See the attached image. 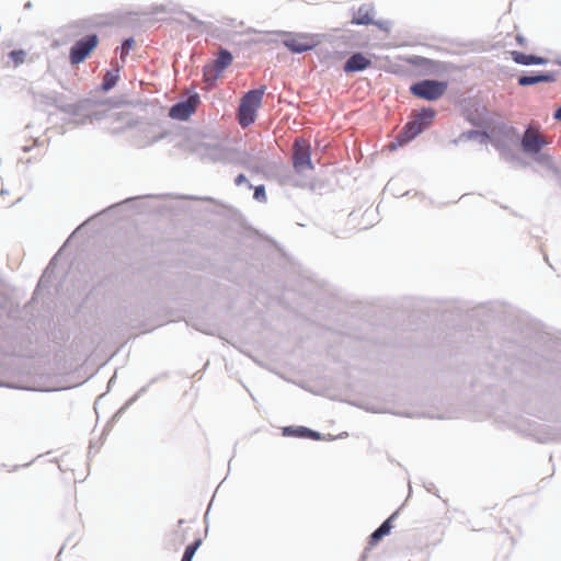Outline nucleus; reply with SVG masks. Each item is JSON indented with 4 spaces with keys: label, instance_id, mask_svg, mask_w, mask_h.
<instances>
[{
    "label": "nucleus",
    "instance_id": "f257e3e1",
    "mask_svg": "<svg viewBox=\"0 0 561 561\" xmlns=\"http://www.w3.org/2000/svg\"><path fill=\"white\" fill-rule=\"evenodd\" d=\"M526 347L505 337H491L483 347L482 357L489 374L502 378L519 368Z\"/></svg>",
    "mask_w": 561,
    "mask_h": 561
},
{
    "label": "nucleus",
    "instance_id": "f03ea898",
    "mask_svg": "<svg viewBox=\"0 0 561 561\" xmlns=\"http://www.w3.org/2000/svg\"><path fill=\"white\" fill-rule=\"evenodd\" d=\"M488 144L500 153V157L508 162L516 163L523 168H527L529 163L520 158L512 148L510 142L516 145L519 138V131L516 127L506 124L505 122H495L493 129L488 130Z\"/></svg>",
    "mask_w": 561,
    "mask_h": 561
},
{
    "label": "nucleus",
    "instance_id": "7ed1b4c3",
    "mask_svg": "<svg viewBox=\"0 0 561 561\" xmlns=\"http://www.w3.org/2000/svg\"><path fill=\"white\" fill-rule=\"evenodd\" d=\"M516 145L526 157L533 159L538 165L543 167L561 180V168L554 162L550 153L543 151V148L548 146V141L533 134L529 126L526 127L523 135H519Z\"/></svg>",
    "mask_w": 561,
    "mask_h": 561
},
{
    "label": "nucleus",
    "instance_id": "20e7f679",
    "mask_svg": "<svg viewBox=\"0 0 561 561\" xmlns=\"http://www.w3.org/2000/svg\"><path fill=\"white\" fill-rule=\"evenodd\" d=\"M265 90V85H260L259 88L247 91L240 99L238 123L242 127H249L256 121L257 110L262 104Z\"/></svg>",
    "mask_w": 561,
    "mask_h": 561
},
{
    "label": "nucleus",
    "instance_id": "39448f33",
    "mask_svg": "<svg viewBox=\"0 0 561 561\" xmlns=\"http://www.w3.org/2000/svg\"><path fill=\"white\" fill-rule=\"evenodd\" d=\"M435 117L436 111L433 107H421L416 113L411 114L403 125V137L408 140H414L432 126Z\"/></svg>",
    "mask_w": 561,
    "mask_h": 561
},
{
    "label": "nucleus",
    "instance_id": "423d86ee",
    "mask_svg": "<svg viewBox=\"0 0 561 561\" xmlns=\"http://www.w3.org/2000/svg\"><path fill=\"white\" fill-rule=\"evenodd\" d=\"M447 89L446 80L422 79L411 83L409 91L417 99L435 102L446 93Z\"/></svg>",
    "mask_w": 561,
    "mask_h": 561
},
{
    "label": "nucleus",
    "instance_id": "0eeeda50",
    "mask_svg": "<svg viewBox=\"0 0 561 561\" xmlns=\"http://www.w3.org/2000/svg\"><path fill=\"white\" fill-rule=\"evenodd\" d=\"M123 104L122 98L110 96V98H98L89 96L77 101L76 103L60 106L62 113H67L71 116H79L83 111H91L95 107L108 106L110 108H118Z\"/></svg>",
    "mask_w": 561,
    "mask_h": 561
},
{
    "label": "nucleus",
    "instance_id": "6e6552de",
    "mask_svg": "<svg viewBox=\"0 0 561 561\" xmlns=\"http://www.w3.org/2000/svg\"><path fill=\"white\" fill-rule=\"evenodd\" d=\"M99 35L89 33L77 39L69 49V61L72 66L84 62L99 45Z\"/></svg>",
    "mask_w": 561,
    "mask_h": 561
},
{
    "label": "nucleus",
    "instance_id": "1a4fd4ad",
    "mask_svg": "<svg viewBox=\"0 0 561 561\" xmlns=\"http://www.w3.org/2000/svg\"><path fill=\"white\" fill-rule=\"evenodd\" d=\"M276 34L286 37L283 44L291 54L300 55L313 50L320 43L316 39L314 35L308 33L293 34L286 31H278Z\"/></svg>",
    "mask_w": 561,
    "mask_h": 561
},
{
    "label": "nucleus",
    "instance_id": "9d476101",
    "mask_svg": "<svg viewBox=\"0 0 561 561\" xmlns=\"http://www.w3.org/2000/svg\"><path fill=\"white\" fill-rule=\"evenodd\" d=\"M162 195H154V194H146V195H138V196H131L127 197L118 203H115L105 209L101 210L100 213L89 217L84 222H82L80 226L76 228V230L71 233V236L68 238V240L65 242L64 247L69 242V240L75 236L76 232H78L82 227L88 225L90 221L95 219L96 217H101L104 215H114L116 211L123 209V208H133L140 210L141 207L139 205H136L137 202L145 199V198H163Z\"/></svg>",
    "mask_w": 561,
    "mask_h": 561
},
{
    "label": "nucleus",
    "instance_id": "9b49d317",
    "mask_svg": "<svg viewBox=\"0 0 561 561\" xmlns=\"http://www.w3.org/2000/svg\"><path fill=\"white\" fill-rule=\"evenodd\" d=\"M461 113L465 119L474 127H484L489 119V111L477 99H465L461 102Z\"/></svg>",
    "mask_w": 561,
    "mask_h": 561
},
{
    "label": "nucleus",
    "instance_id": "f8f14e48",
    "mask_svg": "<svg viewBox=\"0 0 561 561\" xmlns=\"http://www.w3.org/2000/svg\"><path fill=\"white\" fill-rule=\"evenodd\" d=\"M311 157V146L304 139H296L295 150L291 159L294 171L298 174H301L305 170H313L314 165Z\"/></svg>",
    "mask_w": 561,
    "mask_h": 561
},
{
    "label": "nucleus",
    "instance_id": "ddd939ff",
    "mask_svg": "<svg viewBox=\"0 0 561 561\" xmlns=\"http://www.w3.org/2000/svg\"><path fill=\"white\" fill-rule=\"evenodd\" d=\"M203 149L204 157L211 162L232 164V161H234L233 157L236 156V149L224 144H204Z\"/></svg>",
    "mask_w": 561,
    "mask_h": 561
},
{
    "label": "nucleus",
    "instance_id": "4468645a",
    "mask_svg": "<svg viewBox=\"0 0 561 561\" xmlns=\"http://www.w3.org/2000/svg\"><path fill=\"white\" fill-rule=\"evenodd\" d=\"M559 71L530 70L522 71L517 77V83L520 87H530L538 83L556 82Z\"/></svg>",
    "mask_w": 561,
    "mask_h": 561
},
{
    "label": "nucleus",
    "instance_id": "2eb2a0df",
    "mask_svg": "<svg viewBox=\"0 0 561 561\" xmlns=\"http://www.w3.org/2000/svg\"><path fill=\"white\" fill-rule=\"evenodd\" d=\"M232 61V53L229 49L221 47L218 50V55L215 61L213 64H207L206 66H204V73L205 76H207V72L209 70H213L214 76L208 80L216 82L221 77V75L229 68Z\"/></svg>",
    "mask_w": 561,
    "mask_h": 561
},
{
    "label": "nucleus",
    "instance_id": "dca6fc26",
    "mask_svg": "<svg viewBox=\"0 0 561 561\" xmlns=\"http://www.w3.org/2000/svg\"><path fill=\"white\" fill-rule=\"evenodd\" d=\"M168 377V374L167 373H162L156 377H153L152 379H150V381L148 382V385L146 386H142L131 398H129L114 414L113 416L111 417L110 422L106 424L105 426V430H104V433L105 434L106 432H108L112 427V425L114 423H116L122 416L123 414L127 411V409L133 405L144 393H146L149 389V387L156 382H158L159 380H161L162 378H167Z\"/></svg>",
    "mask_w": 561,
    "mask_h": 561
},
{
    "label": "nucleus",
    "instance_id": "f3484780",
    "mask_svg": "<svg viewBox=\"0 0 561 561\" xmlns=\"http://www.w3.org/2000/svg\"><path fill=\"white\" fill-rule=\"evenodd\" d=\"M400 514V508L391 513L368 537V546L365 549L377 546L386 536L391 534L393 529V523Z\"/></svg>",
    "mask_w": 561,
    "mask_h": 561
},
{
    "label": "nucleus",
    "instance_id": "a211bd4d",
    "mask_svg": "<svg viewBox=\"0 0 561 561\" xmlns=\"http://www.w3.org/2000/svg\"><path fill=\"white\" fill-rule=\"evenodd\" d=\"M405 60L409 65L419 68L424 75H434L445 70V62L427 57L411 55Z\"/></svg>",
    "mask_w": 561,
    "mask_h": 561
},
{
    "label": "nucleus",
    "instance_id": "6ab92c4d",
    "mask_svg": "<svg viewBox=\"0 0 561 561\" xmlns=\"http://www.w3.org/2000/svg\"><path fill=\"white\" fill-rule=\"evenodd\" d=\"M373 60L363 51H353L347 60L343 64V71L346 75L363 72L371 67Z\"/></svg>",
    "mask_w": 561,
    "mask_h": 561
},
{
    "label": "nucleus",
    "instance_id": "aec40b11",
    "mask_svg": "<svg viewBox=\"0 0 561 561\" xmlns=\"http://www.w3.org/2000/svg\"><path fill=\"white\" fill-rule=\"evenodd\" d=\"M510 55L512 60L520 66H546L550 62V59L547 57L522 50H512Z\"/></svg>",
    "mask_w": 561,
    "mask_h": 561
},
{
    "label": "nucleus",
    "instance_id": "412c9836",
    "mask_svg": "<svg viewBox=\"0 0 561 561\" xmlns=\"http://www.w3.org/2000/svg\"><path fill=\"white\" fill-rule=\"evenodd\" d=\"M194 113V107L188 100L175 102L169 110V117L180 122H186Z\"/></svg>",
    "mask_w": 561,
    "mask_h": 561
},
{
    "label": "nucleus",
    "instance_id": "4be33fe9",
    "mask_svg": "<svg viewBox=\"0 0 561 561\" xmlns=\"http://www.w3.org/2000/svg\"><path fill=\"white\" fill-rule=\"evenodd\" d=\"M375 8L373 3H363L354 11L352 23L355 25L368 26L374 23Z\"/></svg>",
    "mask_w": 561,
    "mask_h": 561
},
{
    "label": "nucleus",
    "instance_id": "5701e85b",
    "mask_svg": "<svg viewBox=\"0 0 561 561\" xmlns=\"http://www.w3.org/2000/svg\"><path fill=\"white\" fill-rule=\"evenodd\" d=\"M108 108L104 110L100 107H95L91 111H83V113H81L79 116H72L75 118L72 123L76 126H80L87 122L103 121L108 117Z\"/></svg>",
    "mask_w": 561,
    "mask_h": 561
},
{
    "label": "nucleus",
    "instance_id": "b1692460",
    "mask_svg": "<svg viewBox=\"0 0 561 561\" xmlns=\"http://www.w3.org/2000/svg\"><path fill=\"white\" fill-rule=\"evenodd\" d=\"M121 79V68L113 67L105 70L104 79L101 84L96 88L98 92L106 93L114 89Z\"/></svg>",
    "mask_w": 561,
    "mask_h": 561
},
{
    "label": "nucleus",
    "instance_id": "393cba45",
    "mask_svg": "<svg viewBox=\"0 0 561 561\" xmlns=\"http://www.w3.org/2000/svg\"><path fill=\"white\" fill-rule=\"evenodd\" d=\"M153 125H146L145 128L142 129V133L145 134L144 139L137 140L136 145L138 147H147L164 139L169 134L167 130L153 133Z\"/></svg>",
    "mask_w": 561,
    "mask_h": 561
},
{
    "label": "nucleus",
    "instance_id": "a878e982",
    "mask_svg": "<svg viewBox=\"0 0 561 561\" xmlns=\"http://www.w3.org/2000/svg\"><path fill=\"white\" fill-rule=\"evenodd\" d=\"M503 310V306L500 304H490L489 306H481L477 309V314H483L485 319L483 322L490 323L496 321L500 318V313Z\"/></svg>",
    "mask_w": 561,
    "mask_h": 561
},
{
    "label": "nucleus",
    "instance_id": "bb28decb",
    "mask_svg": "<svg viewBox=\"0 0 561 561\" xmlns=\"http://www.w3.org/2000/svg\"><path fill=\"white\" fill-rule=\"evenodd\" d=\"M59 252L56 253L51 260L49 261L48 265L46 266V268L44 270L42 276L39 277L38 279V283H37V286H36V289H35V293L38 290V288L41 287H48L49 286V283H50V278H51V275L54 274V271H55V267H56V260H57V256H58Z\"/></svg>",
    "mask_w": 561,
    "mask_h": 561
},
{
    "label": "nucleus",
    "instance_id": "cd10ccee",
    "mask_svg": "<svg viewBox=\"0 0 561 561\" xmlns=\"http://www.w3.org/2000/svg\"><path fill=\"white\" fill-rule=\"evenodd\" d=\"M259 157H256L254 153L249 151H239L236 149V156L233 157L232 164L240 165L244 169H248L249 164H252L254 161L257 160Z\"/></svg>",
    "mask_w": 561,
    "mask_h": 561
},
{
    "label": "nucleus",
    "instance_id": "c85d7f7f",
    "mask_svg": "<svg viewBox=\"0 0 561 561\" xmlns=\"http://www.w3.org/2000/svg\"><path fill=\"white\" fill-rule=\"evenodd\" d=\"M488 130H479V129H468L459 135V139L468 140H478L480 144H488Z\"/></svg>",
    "mask_w": 561,
    "mask_h": 561
},
{
    "label": "nucleus",
    "instance_id": "c756f323",
    "mask_svg": "<svg viewBox=\"0 0 561 561\" xmlns=\"http://www.w3.org/2000/svg\"><path fill=\"white\" fill-rule=\"evenodd\" d=\"M270 169L282 178L284 184H294L291 171L287 165L273 163Z\"/></svg>",
    "mask_w": 561,
    "mask_h": 561
},
{
    "label": "nucleus",
    "instance_id": "7c9ffc66",
    "mask_svg": "<svg viewBox=\"0 0 561 561\" xmlns=\"http://www.w3.org/2000/svg\"><path fill=\"white\" fill-rule=\"evenodd\" d=\"M202 543V538H195L192 542H190L184 549L181 561H192Z\"/></svg>",
    "mask_w": 561,
    "mask_h": 561
},
{
    "label": "nucleus",
    "instance_id": "2f4dec72",
    "mask_svg": "<svg viewBox=\"0 0 561 561\" xmlns=\"http://www.w3.org/2000/svg\"><path fill=\"white\" fill-rule=\"evenodd\" d=\"M37 98H38L41 103L46 104V105H54L60 112H62L60 106H66L67 105V104L59 103V94L56 93V92H53V93H39V94H37Z\"/></svg>",
    "mask_w": 561,
    "mask_h": 561
},
{
    "label": "nucleus",
    "instance_id": "473e14b6",
    "mask_svg": "<svg viewBox=\"0 0 561 561\" xmlns=\"http://www.w3.org/2000/svg\"><path fill=\"white\" fill-rule=\"evenodd\" d=\"M542 339H546L545 343L548 344V348L556 353L554 355H551V358L553 360H561V339H551L548 335L542 336Z\"/></svg>",
    "mask_w": 561,
    "mask_h": 561
},
{
    "label": "nucleus",
    "instance_id": "72a5a7b5",
    "mask_svg": "<svg viewBox=\"0 0 561 561\" xmlns=\"http://www.w3.org/2000/svg\"><path fill=\"white\" fill-rule=\"evenodd\" d=\"M304 425H287L282 427V435L285 437L302 438Z\"/></svg>",
    "mask_w": 561,
    "mask_h": 561
},
{
    "label": "nucleus",
    "instance_id": "f704fd0d",
    "mask_svg": "<svg viewBox=\"0 0 561 561\" xmlns=\"http://www.w3.org/2000/svg\"><path fill=\"white\" fill-rule=\"evenodd\" d=\"M8 57L12 64L18 67L25 61L26 51L22 48H15L8 53Z\"/></svg>",
    "mask_w": 561,
    "mask_h": 561
},
{
    "label": "nucleus",
    "instance_id": "c9c22d12",
    "mask_svg": "<svg viewBox=\"0 0 561 561\" xmlns=\"http://www.w3.org/2000/svg\"><path fill=\"white\" fill-rule=\"evenodd\" d=\"M12 310V301L10 300L5 293L0 290V316H3V312L5 313V316H11Z\"/></svg>",
    "mask_w": 561,
    "mask_h": 561
},
{
    "label": "nucleus",
    "instance_id": "e433bc0d",
    "mask_svg": "<svg viewBox=\"0 0 561 561\" xmlns=\"http://www.w3.org/2000/svg\"><path fill=\"white\" fill-rule=\"evenodd\" d=\"M135 45V38L133 36L126 37L122 41L118 49L121 50L122 58L127 56Z\"/></svg>",
    "mask_w": 561,
    "mask_h": 561
},
{
    "label": "nucleus",
    "instance_id": "4c0bfd02",
    "mask_svg": "<svg viewBox=\"0 0 561 561\" xmlns=\"http://www.w3.org/2000/svg\"><path fill=\"white\" fill-rule=\"evenodd\" d=\"M256 161H257V163L253 162L252 164H249L247 170L252 173H263L264 168H266L268 165L266 159L260 157V158H257Z\"/></svg>",
    "mask_w": 561,
    "mask_h": 561
},
{
    "label": "nucleus",
    "instance_id": "58836bf2",
    "mask_svg": "<svg viewBox=\"0 0 561 561\" xmlns=\"http://www.w3.org/2000/svg\"><path fill=\"white\" fill-rule=\"evenodd\" d=\"M302 438L311 440H322V438H324V434L310 427L304 426Z\"/></svg>",
    "mask_w": 561,
    "mask_h": 561
},
{
    "label": "nucleus",
    "instance_id": "ea45409f",
    "mask_svg": "<svg viewBox=\"0 0 561 561\" xmlns=\"http://www.w3.org/2000/svg\"><path fill=\"white\" fill-rule=\"evenodd\" d=\"M412 140H408L405 137H403V128L398 134L394 141L389 144V150L394 151L399 147L410 144Z\"/></svg>",
    "mask_w": 561,
    "mask_h": 561
},
{
    "label": "nucleus",
    "instance_id": "a19ab883",
    "mask_svg": "<svg viewBox=\"0 0 561 561\" xmlns=\"http://www.w3.org/2000/svg\"><path fill=\"white\" fill-rule=\"evenodd\" d=\"M173 12H175V4H173V3L157 4V5H153L151 9L152 14L173 13Z\"/></svg>",
    "mask_w": 561,
    "mask_h": 561
},
{
    "label": "nucleus",
    "instance_id": "79ce46f5",
    "mask_svg": "<svg viewBox=\"0 0 561 561\" xmlns=\"http://www.w3.org/2000/svg\"><path fill=\"white\" fill-rule=\"evenodd\" d=\"M252 190L253 198L257 202H265L266 201V188L264 184H259L256 186L253 185Z\"/></svg>",
    "mask_w": 561,
    "mask_h": 561
},
{
    "label": "nucleus",
    "instance_id": "37998d69",
    "mask_svg": "<svg viewBox=\"0 0 561 561\" xmlns=\"http://www.w3.org/2000/svg\"><path fill=\"white\" fill-rule=\"evenodd\" d=\"M371 25L378 27L382 32H387L388 33L391 30L392 21H390V20H375L374 19V23Z\"/></svg>",
    "mask_w": 561,
    "mask_h": 561
},
{
    "label": "nucleus",
    "instance_id": "c03bdc74",
    "mask_svg": "<svg viewBox=\"0 0 561 561\" xmlns=\"http://www.w3.org/2000/svg\"><path fill=\"white\" fill-rule=\"evenodd\" d=\"M234 184L237 186H240L242 184H247L248 188L249 190H252L253 187V184L248 180L247 175L244 173H239L234 180H233Z\"/></svg>",
    "mask_w": 561,
    "mask_h": 561
},
{
    "label": "nucleus",
    "instance_id": "a18cd8bd",
    "mask_svg": "<svg viewBox=\"0 0 561 561\" xmlns=\"http://www.w3.org/2000/svg\"><path fill=\"white\" fill-rule=\"evenodd\" d=\"M183 14L192 22L194 23L196 26H202L204 24L203 21H201L197 16H195L193 13L191 12H183Z\"/></svg>",
    "mask_w": 561,
    "mask_h": 561
},
{
    "label": "nucleus",
    "instance_id": "49530a36",
    "mask_svg": "<svg viewBox=\"0 0 561 561\" xmlns=\"http://www.w3.org/2000/svg\"><path fill=\"white\" fill-rule=\"evenodd\" d=\"M545 435L546 436H543V437H539L538 440L541 443H546L549 440H558L559 439L558 434H554V433H545Z\"/></svg>",
    "mask_w": 561,
    "mask_h": 561
},
{
    "label": "nucleus",
    "instance_id": "de8ad7c7",
    "mask_svg": "<svg viewBox=\"0 0 561 561\" xmlns=\"http://www.w3.org/2000/svg\"><path fill=\"white\" fill-rule=\"evenodd\" d=\"M552 117L557 122H561V104L554 110Z\"/></svg>",
    "mask_w": 561,
    "mask_h": 561
},
{
    "label": "nucleus",
    "instance_id": "09e8293b",
    "mask_svg": "<svg viewBox=\"0 0 561 561\" xmlns=\"http://www.w3.org/2000/svg\"><path fill=\"white\" fill-rule=\"evenodd\" d=\"M516 42H517L518 45L523 46L526 43V38L523 35L518 34L516 36Z\"/></svg>",
    "mask_w": 561,
    "mask_h": 561
},
{
    "label": "nucleus",
    "instance_id": "8fccbe9b",
    "mask_svg": "<svg viewBox=\"0 0 561 561\" xmlns=\"http://www.w3.org/2000/svg\"><path fill=\"white\" fill-rule=\"evenodd\" d=\"M424 486H425V489H426L428 492L435 493V491H436V488H435L434 483H432V482H431V483H428V484H425Z\"/></svg>",
    "mask_w": 561,
    "mask_h": 561
},
{
    "label": "nucleus",
    "instance_id": "3c124183",
    "mask_svg": "<svg viewBox=\"0 0 561 561\" xmlns=\"http://www.w3.org/2000/svg\"><path fill=\"white\" fill-rule=\"evenodd\" d=\"M191 98H192V100H193V101H195V102H199V101H201V96H199V94H198L196 91H193V92L191 93Z\"/></svg>",
    "mask_w": 561,
    "mask_h": 561
},
{
    "label": "nucleus",
    "instance_id": "603ef678",
    "mask_svg": "<svg viewBox=\"0 0 561 561\" xmlns=\"http://www.w3.org/2000/svg\"><path fill=\"white\" fill-rule=\"evenodd\" d=\"M116 380V373L110 378L107 382V389H111V387L115 383Z\"/></svg>",
    "mask_w": 561,
    "mask_h": 561
},
{
    "label": "nucleus",
    "instance_id": "864d4df0",
    "mask_svg": "<svg viewBox=\"0 0 561 561\" xmlns=\"http://www.w3.org/2000/svg\"><path fill=\"white\" fill-rule=\"evenodd\" d=\"M335 439H336V436H334L332 434H327V435H324V438H322V440H328V442H332Z\"/></svg>",
    "mask_w": 561,
    "mask_h": 561
},
{
    "label": "nucleus",
    "instance_id": "5fc2aeb1",
    "mask_svg": "<svg viewBox=\"0 0 561 561\" xmlns=\"http://www.w3.org/2000/svg\"><path fill=\"white\" fill-rule=\"evenodd\" d=\"M368 556V549H365L363 553L360 554V558L358 561H365Z\"/></svg>",
    "mask_w": 561,
    "mask_h": 561
},
{
    "label": "nucleus",
    "instance_id": "6e6d98bb",
    "mask_svg": "<svg viewBox=\"0 0 561 561\" xmlns=\"http://www.w3.org/2000/svg\"><path fill=\"white\" fill-rule=\"evenodd\" d=\"M461 141H465V140H463V139H459V136H458L457 138L451 139V140H450V144H451V145L457 146V145H459V142H461Z\"/></svg>",
    "mask_w": 561,
    "mask_h": 561
},
{
    "label": "nucleus",
    "instance_id": "4d7b16f0",
    "mask_svg": "<svg viewBox=\"0 0 561 561\" xmlns=\"http://www.w3.org/2000/svg\"><path fill=\"white\" fill-rule=\"evenodd\" d=\"M32 7H33V4H32V2H31V1H27V2H25V4H24V9H25V10H30V9H32Z\"/></svg>",
    "mask_w": 561,
    "mask_h": 561
},
{
    "label": "nucleus",
    "instance_id": "13d9d810",
    "mask_svg": "<svg viewBox=\"0 0 561 561\" xmlns=\"http://www.w3.org/2000/svg\"><path fill=\"white\" fill-rule=\"evenodd\" d=\"M347 436H348L347 432H342V433H340V434L336 436V439H337V438H344V437H347Z\"/></svg>",
    "mask_w": 561,
    "mask_h": 561
},
{
    "label": "nucleus",
    "instance_id": "bf43d9fd",
    "mask_svg": "<svg viewBox=\"0 0 561 561\" xmlns=\"http://www.w3.org/2000/svg\"><path fill=\"white\" fill-rule=\"evenodd\" d=\"M8 194H9V191H8V190H5V188H1V191H0V197H1L2 195H8Z\"/></svg>",
    "mask_w": 561,
    "mask_h": 561
},
{
    "label": "nucleus",
    "instance_id": "052dcab7",
    "mask_svg": "<svg viewBox=\"0 0 561 561\" xmlns=\"http://www.w3.org/2000/svg\"><path fill=\"white\" fill-rule=\"evenodd\" d=\"M248 34H254V33H257V31L255 28H252L250 27L248 31H247Z\"/></svg>",
    "mask_w": 561,
    "mask_h": 561
},
{
    "label": "nucleus",
    "instance_id": "680f3d73",
    "mask_svg": "<svg viewBox=\"0 0 561 561\" xmlns=\"http://www.w3.org/2000/svg\"><path fill=\"white\" fill-rule=\"evenodd\" d=\"M554 62H556L557 65L561 66V58H557V59L554 60Z\"/></svg>",
    "mask_w": 561,
    "mask_h": 561
},
{
    "label": "nucleus",
    "instance_id": "e2e57ef3",
    "mask_svg": "<svg viewBox=\"0 0 561 561\" xmlns=\"http://www.w3.org/2000/svg\"><path fill=\"white\" fill-rule=\"evenodd\" d=\"M184 198H187V199H196L195 196H184Z\"/></svg>",
    "mask_w": 561,
    "mask_h": 561
},
{
    "label": "nucleus",
    "instance_id": "0e129e2a",
    "mask_svg": "<svg viewBox=\"0 0 561 561\" xmlns=\"http://www.w3.org/2000/svg\"><path fill=\"white\" fill-rule=\"evenodd\" d=\"M34 460L30 461L28 463L23 465L22 467H28Z\"/></svg>",
    "mask_w": 561,
    "mask_h": 561
},
{
    "label": "nucleus",
    "instance_id": "69168bd1",
    "mask_svg": "<svg viewBox=\"0 0 561 561\" xmlns=\"http://www.w3.org/2000/svg\"><path fill=\"white\" fill-rule=\"evenodd\" d=\"M0 387H8V385L4 382H0Z\"/></svg>",
    "mask_w": 561,
    "mask_h": 561
},
{
    "label": "nucleus",
    "instance_id": "338daca9",
    "mask_svg": "<svg viewBox=\"0 0 561 561\" xmlns=\"http://www.w3.org/2000/svg\"><path fill=\"white\" fill-rule=\"evenodd\" d=\"M59 84H60V87H61L62 89H67V87H66L65 84H62L61 82H59Z\"/></svg>",
    "mask_w": 561,
    "mask_h": 561
},
{
    "label": "nucleus",
    "instance_id": "774afa93",
    "mask_svg": "<svg viewBox=\"0 0 561 561\" xmlns=\"http://www.w3.org/2000/svg\"><path fill=\"white\" fill-rule=\"evenodd\" d=\"M23 150H24L25 152H27V151H30V148H28V147H25Z\"/></svg>",
    "mask_w": 561,
    "mask_h": 561
}]
</instances>
